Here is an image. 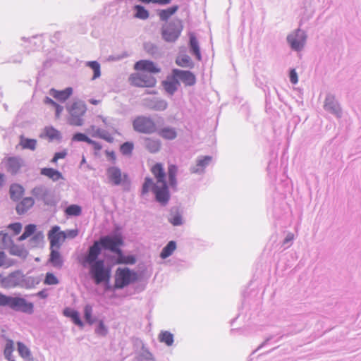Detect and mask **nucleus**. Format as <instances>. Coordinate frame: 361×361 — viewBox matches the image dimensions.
<instances>
[{
  "mask_svg": "<svg viewBox=\"0 0 361 361\" xmlns=\"http://www.w3.org/2000/svg\"><path fill=\"white\" fill-rule=\"evenodd\" d=\"M78 262L85 269L96 285L104 284V290H113L110 283L113 267V231L90 245L85 252L78 257Z\"/></svg>",
  "mask_w": 361,
  "mask_h": 361,
  "instance_id": "obj_1",
  "label": "nucleus"
},
{
  "mask_svg": "<svg viewBox=\"0 0 361 361\" xmlns=\"http://www.w3.org/2000/svg\"><path fill=\"white\" fill-rule=\"evenodd\" d=\"M0 307H6L9 309L26 314H32L35 307L33 302L28 301L20 293L14 295H8L0 292Z\"/></svg>",
  "mask_w": 361,
  "mask_h": 361,
  "instance_id": "obj_2",
  "label": "nucleus"
},
{
  "mask_svg": "<svg viewBox=\"0 0 361 361\" xmlns=\"http://www.w3.org/2000/svg\"><path fill=\"white\" fill-rule=\"evenodd\" d=\"M152 190L156 200L162 204H166L169 200V192L166 183L155 185L151 178H146L142 188V194H147Z\"/></svg>",
  "mask_w": 361,
  "mask_h": 361,
  "instance_id": "obj_3",
  "label": "nucleus"
},
{
  "mask_svg": "<svg viewBox=\"0 0 361 361\" xmlns=\"http://www.w3.org/2000/svg\"><path fill=\"white\" fill-rule=\"evenodd\" d=\"M69 114L68 123L74 126H82L84 123L82 116L87 111V106L84 102L75 101L67 106Z\"/></svg>",
  "mask_w": 361,
  "mask_h": 361,
  "instance_id": "obj_4",
  "label": "nucleus"
},
{
  "mask_svg": "<svg viewBox=\"0 0 361 361\" xmlns=\"http://www.w3.org/2000/svg\"><path fill=\"white\" fill-rule=\"evenodd\" d=\"M30 194L35 200L42 202L46 206L52 207L57 204L54 195L51 194L50 190L44 185H36L31 190Z\"/></svg>",
  "mask_w": 361,
  "mask_h": 361,
  "instance_id": "obj_5",
  "label": "nucleus"
},
{
  "mask_svg": "<svg viewBox=\"0 0 361 361\" xmlns=\"http://www.w3.org/2000/svg\"><path fill=\"white\" fill-rule=\"evenodd\" d=\"M137 280V274L128 268H118L116 271L114 287L122 288Z\"/></svg>",
  "mask_w": 361,
  "mask_h": 361,
  "instance_id": "obj_6",
  "label": "nucleus"
},
{
  "mask_svg": "<svg viewBox=\"0 0 361 361\" xmlns=\"http://www.w3.org/2000/svg\"><path fill=\"white\" fill-rule=\"evenodd\" d=\"M129 81L132 85L140 87H152L157 84V80L154 76L139 71L131 74Z\"/></svg>",
  "mask_w": 361,
  "mask_h": 361,
  "instance_id": "obj_7",
  "label": "nucleus"
},
{
  "mask_svg": "<svg viewBox=\"0 0 361 361\" xmlns=\"http://www.w3.org/2000/svg\"><path fill=\"white\" fill-rule=\"evenodd\" d=\"M183 30V25L180 20L171 22L166 24L163 28L161 35L166 42H175L180 36Z\"/></svg>",
  "mask_w": 361,
  "mask_h": 361,
  "instance_id": "obj_8",
  "label": "nucleus"
},
{
  "mask_svg": "<svg viewBox=\"0 0 361 361\" xmlns=\"http://www.w3.org/2000/svg\"><path fill=\"white\" fill-rule=\"evenodd\" d=\"M135 130L145 133L152 134L157 131V125L150 118L139 116L136 118L133 123Z\"/></svg>",
  "mask_w": 361,
  "mask_h": 361,
  "instance_id": "obj_9",
  "label": "nucleus"
},
{
  "mask_svg": "<svg viewBox=\"0 0 361 361\" xmlns=\"http://www.w3.org/2000/svg\"><path fill=\"white\" fill-rule=\"evenodd\" d=\"M22 270L17 269L10 273L7 276L1 278L0 284L4 288H20Z\"/></svg>",
  "mask_w": 361,
  "mask_h": 361,
  "instance_id": "obj_10",
  "label": "nucleus"
},
{
  "mask_svg": "<svg viewBox=\"0 0 361 361\" xmlns=\"http://www.w3.org/2000/svg\"><path fill=\"white\" fill-rule=\"evenodd\" d=\"M64 231H61L59 226L55 225L49 231L47 236L50 243V247L59 249L63 240Z\"/></svg>",
  "mask_w": 361,
  "mask_h": 361,
  "instance_id": "obj_11",
  "label": "nucleus"
},
{
  "mask_svg": "<svg viewBox=\"0 0 361 361\" xmlns=\"http://www.w3.org/2000/svg\"><path fill=\"white\" fill-rule=\"evenodd\" d=\"M287 40L291 48L295 51L302 49L306 40L305 32L300 30H298L295 32L289 35Z\"/></svg>",
  "mask_w": 361,
  "mask_h": 361,
  "instance_id": "obj_12",
  "label": "nucleus"
},
{
  "mask_svg": "<svg viewBox=\"0 0 361 361\" xmlns=\"http://www.w3.org/2000/svg\"><path fill=\"white\" fill-rule=\"evenodd\" d=\"M134 69L136 71L147 74L158 73L160 72V68L154 62L148 60H140L136 62L134 65Z\"/></svg>",
  "mask_w": 361,
  "mask_h": 361,
  "instance_id": "obj_13",
  "label": "nucleus"
},
{
  "mask_svg": "<svg viewBox=\"0 0 361 361\" xmlns=\"http://www.w3.org/2000/svg\"><path fill=\"white\" fill-rule=\"evenodd\" d=\"M173 73L181 81L185 86H192L196 82L195 75L190 71L173 69Z\"/></svg>",
  "mask_w": 361,
  "mask_h": 361,
  "instance_id": "obj_14",
  "label": "nucleus"
},
{
  "mask_svg": "<svg viewBox=\"0 0 361 361\" xmlns=\"http://www.w3.org/2000/svg\"><path fill=\"white\" fill-rule=\"evenodd\" d=\"M135 257L132 255H125L118 247H114V264H134Z\"/></svg>",
  "mask_w": 361,
  "mask_h": 361,
  "instance_id": "obj_15",
  "label": "nucleus"
},
{
  "mask_svg": "<svg viewBox=\"0 0 361 361\" xmlns=\"http://www.w3.org/2000/svg\"><path fill=\"white\" fill-rule=\"evenodd\" d=\"M63 314L65 317L69 318L71 322L77 326L82 329L85 326V323L82 320L80 312L72 308V307H65L63 310Z\"/></svg>",
  "mask_w": 361,
  "mask_h": 361,
  "instance_id": "obj_16",
  "label": "nucleus"
},
{
  "mask_svg": "<svg viewBox=\"0 0 361 361\" xmlns=\"http://www.w3.org/2000/svg\"><path fill=\"white\" fill-rule=\"evenodd\" d=\"M23 164V160L19 157H8L6 161V171L11 175H16Z\"/></svg>",
  "mask_w": 361,
  "mask_h": 361,
  "instance_id": "obj_17",
  "label": "nucleus"
},
{
  "mask_svg": "<svg viewBox=\"0 0 361 361\" xmlns=\"http://www.w3.org/2000/svg\"><path fill=\"white\" fill-rule=\"evenodd\" d=\"M179 85L180 82L173 72L171 73V75H168L166 80L162 82L164 89L171 95L174 94V92L178 90Z\"/></svg>",
  "mask_w": 361,
  "mask_h": 361,
  "instance_id": "obj_18",
  "label": "nucleus"
},
{
  "mask_svg": "<svg viewBox=\"0 0 361 361\" xmlns=\"http://www.w3.org/2000/svg\"><path fill=\"white\" fill-rule=\"evenodd\" d=\"M73 89L71 87H67L62 90H57L51 88L49 90V94L59 102H65L73 94Z\"/></svg>",
  "mask_w": 361,
  "mask_h": 361,
  "instance_id": "obj_19",
  "label": "nucleus"
},
{
  "mask_svg": "<svg viewBox=\"0 0 361 361\" xmlns=\"http://www.w3.org/2000/svg\"><path fill=\"white\" fill-rule=\"evenodd\" d=\"M8 251L10 255L25 259L28 255V251L25 249L23 245H16L13 239L9 238Z\"/></svg>",
  "mask_w": 361,
  "mask_h": 361,
  "instance_id": "obj_20",
  "label": "nucleus"
},
{
  "mask_svg": "<svg viewBox=\"0 0 361 361\" xmlns=\"http://www.w3.org/2000/svg\"><path fill=\"white\" fill-rule=\"evenodd\" d=\"M35 204L32 197H23L16 205V210L18 215L25 214Z\"/></svg>",
  "mask_w": 361,
  "mask_h": 361,
  "instance_id": "obj_21",
  "label": "nucleus"
},
{
  "mask_svg": "<svg viewBox=\"0 0 361 361\" xmlns=\"http://www.w3.org/2000/svg\"><path fill=\"white\" fill-rule=\"evenodd\" d=\"M40 174L49 178L54 182L58 181L61 179H64L61 172L58 169L51 167H44L40 169Z\"/></svg>",
  "mask_w": 361,
  "mask_h": 361,
  "instance_id": "obj_22",
  "label": "nucleus"
},
{
  "mask_svg": "<svg viewBox=\"0 0 361 361\" xmlns=\"http://www.w3.org/2000/svg\"><path fill=\"white\" fill-rule=\"evenodd\" d=\"M151 173L153 174L157 180V184L166 183L165 178L166 173L164 166L160 163H157L151 168Z\"/></svg>",
  "mask_w": 361,
  "mask_h": 361,
  "instance_id": "obj_23",
  "label": "nucleus"
},
{
  "mask_svg": "<svg viewBox=\"0 0 361 361\" xmlns=\"http://www.w3.org/2000/svg\"><path fill=\"white\" fill-rule=\"evenodd\" d=\"M25 192V188L19 183H13L9 188V195L13 202H18Z\"/></svg>",
  "mask_w": 361,
  "mask_h": 361,
  "instance_id": "obj_24",
  "label": "nucleus"
},
{
  "mask_svg": "<svg viewBox=\"0 0 361 361\" xmlns=\"http://www.w3.org/2000/svg\"><path fill=\"white\" fill-rule=\"evenodd\" d=\"M44 235L42 231H39L35 235L28 240L27 247L29 249H35L43 247L44 243Z\"/></svg>",
  "mask_w": 361,
  "mask_h": 361,
  "instance_id": "obj_25",
  "label": "nucleus"
},
{
  "mask_svg": "<svg viewBox=\"0 0 361 361\" xmlns=\"http://www.w3.org/2000/svg\"><path fill=\"white\" fill-rule=\"evenodd\" d=\"M157 133L159 137L166 140H173L178 136L176 129L171 126L161 128L158 130Z\"/></svg>",
  "mask_w": 361,
  "mask_h": 361,
  "instance_id": "obj_26",
  "label": "nucleus"
},
{
  "mask_svg": "<svg viewBox=\"0 0 361 361\" xmlns=\"http://www.w3.org/2000/svg\"><path fill=\"white\" fill-rule=\"evenodd\" d=\"M114 185H120L124 189H128L130 186V180L127 174L118 169H114Z\"/></svg>",
  "mask_w": 361,
  "mask_h": 361,
  "instance_id": "obj_27",
  "label": "nucleus"
},
{
  "mask_svg": "<svg viewBox=\"0 0 361 361\" xmlns=\"http://www.w3.org/2000/svg\"><path fill=\"white\" fill-rule=\"evenodd\" d=\"M90 128L92 137L103 139L109 143L113 142V136L106 130L97 128L95 126H91Z\"/></svg>",
  "mask_w": 361,
  "mask_h": 361,
  "instance_id": "obj_28",
  "label": "nucleus"
},
{
  "mask_svg": "<svg viewBox=\"0 0 361 361\" xmlns=\"http://www.w3.org/2000/svg\"><path fill=\"white\" fill-rule=\"evenodd\" d=\"M22 278L20 279V288L25 289H31L39 283L40 279L32 276H27L22 271Z\"/></svg>",
  "mask_w": 361,
  "mask_h": 361,
  "instance_id": "obj_29",
  "label": "nucleus"
},
{
  "mask_svg": "<svg viewBox=\"0 0 361 361\" xmlns=\"http://www.w3.org/2000/svg\"><path fill=\"white\" fill-rule=\"evenodd\" d=\"M49 262L56 268H61L63 264V257L58 250L51 248Z\"/></svg>",
  "mask_w": 361,
  "mask_h": 361,
  "instance_id": "obj_30",
  "label": "nucleus"
},
{
  "mask_svg": "<svg viewBox=\"0 0 361 361\" xmlns=\"http://www.w3.org/2000/svg\"><path fill=\"white\" fill-rule=\"evenodd\" d=\"M161 141L152 137L145 139V147L150 153L158 152L161 149Z\"/></svg>",
  "mask_w": 361,
  "mask_h": 361,
  "instance_id": "obj_31",
  "label": "nucleus"
},
{
  "mask_svg": "<svg viewBox=\"0 0 361 361\" xmlns=\"http://www.w3.org/2000/svg\"><path fill=\"white\" fill-rule=\"evenodd\" d=\"M16 345L18 354L22 358H23L25 361L33 360L30 350L24 343L18 341Z\"/></svg>",
  "mask_w": 361,
  "mask_h": 361,
  "instance_id": "obj_32",
  "label": "nucleus"
},
{
  "mask_svg": "<svg viewBox=\"0 0 361 361\" xmlns=\"http://www.w3.org/2000/svg\"><path fill=\"white\" fill-rule=\"evenodd\" d=\"M37 140L34 138H28L21 135L19 137V145L24 149H30L31 151H34L37 147Z\"/></svg>",
  "mask_w": 361,
  "mask_h": 361,
  "instance_id": "obj_33",
  "label": "nucleus"
},
{
  "mask_svg": "<svg viewBox=\"0 0 361 361\" xmlns=\"http://www.w3.org/2000/svg\"><path fill=\"white\" fill-rule=\"evenodd\" d=\"M82 212V207L76 204H70L64 209V213L67 218L79 216L81 215Z\"/></svg>",
  "mask_w": 361,
  "mask_h": 361,
  "instance_id": "obj_34",
  "label": "nucleus"
},
{
  "mask_svg": "<svg viewBox=\"0 0 361 361\" xmlns=\"http://www.w3.org/2000/svg\"><path fill=\"white\" fill-rule=\"evenodd\" d=\"M92 306L90 304H86L83 308V318L87 324L89 325L94 324L97 318L92 314Z\"/></svg>",
  "mask_w": 361,
  "mask_h": 361,
  "instance_id": "obj_35",
  "label": "nucleus"
},
{
  "mask_svg": "<svg viewBox=\"0 0 361 361\" xmlns=\"http://www.w3.org/2000/svg\"><path fill=\"white\" fill-rule=\"evenodd\" d=\"M190 37V47L191 52L196 56L197 60H201V53L199 47L198 41L194 33L189 34Z\"/></svg>",
  "mask_w": 361,
  "mask_h": 361,
  "instance_id": "obj_36",
  "label": "nucleus"
},
{
  "mask_svg": "<svg viewBox=\"0 0 361 361\" xmlns=\"http://www.w3.org/2000/svg\"><path fill=\"white\" fill-rule=\"evenodd\" d=\"M44 133L49 142H52L54 140L60 141L62 139L60 131L53 126L46 127L44 129Z\"/></svg>",
  "mask_w": 361,
  "mask_h": 361,
  "instance_id": "obj_37",
  "label": "nucleus"
},
{
  "mask_svg": "<svg viewBox=\"0 0 361 361\" xmlns=\"http://www.w3.org/2000/svg\"><path fill=\"white\" fill-rule=\"evenodd\" d=\"M14 350V343L13 341L8 338L6 339V345L4 350V357L8 361H15V359L13 356V352Z\"/></svg>",
  "mask_w": 361,
  "mask_h": 361,
  "instance_id": "obj_38",
  "label": "nucleus"
},
{
  "mask_svg": "<svg viewBox=\"0 0 361 361\" xmlns=\"http://www.w3.org/2000/svg\"><path fill=\"white\" fill-rule=\"evenodd\" d=\"M178 167L174 164H170L168 167L169 183L172 188H176L177 185L176 175Z\"/></svg>",
  "mask_w": 361,
  "mask_h": 361,
  "instance_id": "obj_39",
  "label": "nucleus"
},
{
  "mask_svg": "<svg viewBox=\"0 0 361 361\" xmlns=\"http://www.w3.org/2000/svg\"><path fill=\"white\" fill-rule=\"evenodd\" d=\"M178 9V6H173L166 9L160 10L158 12V16L161 20H167L171 16H172Z\"/></svg>",
  "mask_w": 361,
  "mask_h": 361,
  "instance_id": "obj_40",
  "label": "nucleus"
},
{
  "mask_svg": "<svg viewBox=\"0 0 361 361\" xmlns=\"http://www.w3.org/2000/svg\"><path fill=\"white\" fill-rule=\"evenodd\" d=\"M85 66L91 68L93 71L92 80H95L101 75V66L97 61H90L85 63Z\"/></svg>",
  "mask_w": 361,
  "mask_h": 361,
  "instance_id": "obj_41",
  "label": "nucleus"
},
{
  "mask_svg": "<svg viewBox=\"0 0 361 361\" xmlns=\"http://www.w3.org/2000/svg\"><path fill=\"white\" fill-rule=\"evenodd\" d=\"M324 107L329 111L338 114L340 111L339 106L333 96H328L326 98Z\"/></svg>",
  "mask_w": 361,
  "mask_h": 361,
  "instance_id": "obj_42",
  "label": "nucleus"
},
{
  "mask_svg": "<svg viewBox=\"0 0 361 361\" xmlns=\"http://www.w3.org/2000/svg\"><path fill=\"white\" fill-rule=\"evenodd\" d=\"M176 63L181 67L184 68H192L193 67V63L190 57L188 55H181L176 58Z\"/></svg>",
  "mask_w": 361,
  "mask_h": 361,
  "instance_id": "obj_43",
  "label": "nucleus"
},
{
  "mask_svg": "<svg viewBox=\"0 0 361 361\" xmlns=\"http://www.w3.org/2000/svg\"><path fill=\"white\" fill-rule=\"evenodd\" d=\"M159 340L168 346H171L173 343V335L168 331H161L159 334Z\"/></svg>",
  "mask_w": 361,
  "mask_h": 361,
  "instance_id": "obj_44",
  "label": "nucleus"
},
{
  "mask_svg": "<svg viewBox=\"0 0 361 361\" xmlns=\"http://www.w3.org/2000/svg\"><path fill=\"white\" fill-rule=\"evenodd\" d=\"M176 248V245L174 241H170L162 250L160 257L162 259H166L172 255Z\"/></svg>",
  "mask_w": 361,
  "mask_h": 361,
  "instance_id": "obj_45",
  "label": "nucleus"
},
{
  "mask_svg": "<svg viewBox=\"0 0 361 361\" xmlns=\"http://www.w3.org/2000/svg\"><path fill=\"white\" fill-rule=\"evenodd\" d=\"M135 11V16L137 18L145 20L149 17V12L143 6L136 5L134 7Z\"/></svg>",
  "mask_w": 361,
  "mask_h": 361,
  "instance_id": "obj_46",
  "label": "nucleus"
},
{
  "mask_svg": "<svg viewBox=\"0 0 361 361\" xmlns=\"http://www.w3.org/2000/svg\"><path fill=\"white\" fill-rule=\"evenodd\" d=\"M44 283L45 285H57L59 283V280L52 272H47L45 274L44 279Z\"/></svg>",
  "mask_w": 361,
  "mask_h": 361,
  "instance_id": "obj_47",
  "label": "nucleus"
},
{
  "mask_svg": "<svg viewBox=\"0 0 361 361\" xmlns=\"http://www.w3.org/2000/svg\"><path fill=\"white\" fill-rule=\"evenodd\" d=\"M90 139L91 138H90L87 134L81 132H76L73 135L71 140L73 142H84L89 144Z\"/></svg>",
  "mask_w": 361,
  "mask_h": 361,
  "instance_id": "obj_48",
  "label": "nucleus"
},
{
  "mask_svg": "<svg viewBox=\"0 0 361 361\" xmlns=\"http://www.w3.org/2000/svg\"><path fill=\"white\" fill-rule=\"evenodd\" d=\"M39 231L37 230V225L34 224H28L25 226L23 233L30 238L35 235Z\"/></svg>",
  "mask_w": 361,
  "mask_h": 361,
  "instance_id": "obj_49",
  "label": "nucleus"
},
{
  "mask_svg": "<svg viewBox=\"0 0 361 361\" xmlns=\"http://www.w3.org/2000/svg\"><path fill=\"white\" fill-rule=\"evenodd\" d=\"M149 106L156 110H164L167 107V103L162 99H157L154 102L149 104Z\"/></svg>",
  "mask_w": 361,
  "mask_h": 361,
  "instance_id": "obj_50",
  "label": "nucleus"
},
{
  "mask_svg": "<svg viewBox=\"0 0 361 361\" xmlns=\"http://www.w3.org/2000/svg\"><path fill=\"white\" fill-rule=\"evenodd\" d=\"M134 145L132 142H126L121 145L120 151L123 155H130Z\"/></svg>",
  "mask_w": 361,
  "mask_h": 361,
  "instance_id": "obj_51",
  "label": "nucleus"
},
{
  "mask_svg": "<svg viewBox=\"0 0 361 361\" xmlns=\"http://www.w3.org/2000/svg\"><path fill=\"white\" fill-rule=\"evenodd\" d=\"M7 228L13 232V235H17L21 232L23 224L20 222H13L9 224Z\"/></svg>",
  "mask_w": 361,
  "mask_h": 361,
  "instance_id": "obj_52",
  "label": "nucleus"
},
{
  "mask_svg": "<svg viewBox=\"0 0 361 361\" xmlns=\"http://www.w3.org/2000/svg\"><path fill=\"white\" fill-rule=\"evenodd\" d=\"M95 333L101 336H105L108 333L107 327L103 321H99L95 328Z\"/></svg>",
  "mask_w": 361,
  "mask_h": 361,
  "instance_id": "obj_53",
  "label": "nucleus"
},
{
  "mask_svg": "<svg viewBox=\"0 0 361 361\" xmlns=\"http://www.w3.org/2000/svg\"><path fill=\"white\" fill-rule=\"evenodd\" d=\"M169 221L173 226H179L182 224V217L181 215L178 212L172 213L169 218Z\"/></svg>",
  "mask_w": 361,
  "mask_h": 361,
  "instance_id": "obj_54",
  "label": "nucleus"
},
{
  "mask_svg": "<svg viewBox=\"0 0 361 361\" xmlns=\"http://www.w3.org/2000/svg\"><path fill=\"white\" fill-rule=\"evenodd\" d=\"M78 235V231L77 229H69L64 231L63 240L66 238H74Z\"/></svg>",
  "mask_w": 361,
  "mask_h": 361,
  "instance_id": "obj_55",
  "label": "nucleus"
},
{
  "mask_svg": "<svg viewBox=\"0 0 361 361\" xmlns=\"http://www.w3.org/2000/svg\"><path fill=\"white\" fill-rule=\"evenodd\" d=\"M212 160V157L209 156H206L197 161V166L200 168H204L207 166Z\"/></svg>",
  "mask_w": 361,
  "mask_h": 361,
  "instance_id": "obj_56",
  "label": "nucleus"
},
{
  "mask_svg": "<svg viewBox=\"0 0 361 361\" xmlns=\"http://www.w3.org/2000/svg\"><path fill=\"white\" fill-rule=\"evenodd\" d=\"M106 175L107 182L113 185V166H109L107 168Z\"/></svg>",
  "mask_w": 361,
  "mask_h": 361,
  "instance_id": "obj_57",
  "label": "nucleus"
},
{
  "mask_svg": "<svg viewBox=\"0 0 361 361\" xmlns=\"http://www.w3.org/2000/svg\"><path fill=\"white\" fill-rule=\"evenodd\" d=\"M11 237L8 233H4L3 231H0V244L4 245H7L9 242V238Z\"/></svg>",
  "mask_w": 361,
  "mask_h": 361,
  "instance_id": "obj_58",
  "label": "nucleus"
},
{
  "mask_svg": "<svg viewBox=\"0 0 361 361\" xmlns=\"http://www.w3.org/2000/svg\"><path fill=\"white\" fill-rule=\"evenodd\" d=\"M89 145H92L93 147V149L95 151V153L97 152L100 151L102 149V146L100 142H97L95 140H93L92 139H90Z\"/></svg>",
  "mask_w": 361,
  "mask_h": 361,
  "instance_id": "obj_59",
  "label": "nucleus"
},
{
  "mask_svg": "<svg viewBox=\"0 0 361 361\" xmlns=\"http://www.w3.org/2000/svg\"><path fill=\"white\" fill-rule=\"evenodd\" d=\"M290 80L294 85L298 82V74L295 69L290 71Z\"/></svg>",
  "mask_w": 361,
  "mask_h": 361,
  "instance_id": "obj_60",
  "label": "nucleus"
},
{
  "mask_svg": "<svg viewBox=\"0 0 361 361\" xmlns=\"http://www.w3.org/2000/svg\"><path fill=\"white\" fill-rule=\"evenodd\" d=\"M123 238L120 235H114V247H118L119 245H123Z\"/></svg>",
  "mask_w": 361,
  "mask_h": 361,
  "instance_id": "obj_61",
  "label": "nucleus"
},
{
  "mask_svg": "<svg viewBox=\"0 0 361 361\" xmlns=\"http://www.w3.org/2000/svg\"><path fill=\"white\" fill-rule=\"evenodd\" d=\"M36 296L40 299H46L48 297L47 289L44 288L36 293Z\"/></svg>",
  "mask_w": 361,
  "mask_h": 361,
  "instance_id": "obj_62",
  "label": "nucleus"
},
{
  "mask_svg": "<svg viewBox=\"0 0 361 361\" xmlns=\"http://www.w3.org/2000/svg\"><path fill=\"white\" fill-rule=\"evenodd\" d=\"M54 109H55V116L56 118H59V116H61L63 110V107L59 104L58 103L56 104V105H55L54 106Z\"/></svg>",
  "mask_w": 361,
  "mask_h": 361,
  "instance_id": "obj_63",
  "label": "nucleus"
},
{
  "mask_svg": "<svg viewBox=\"0 0 361 361\" xmlns=\"http://www.w3.org/2000/svg\"><path fill=\"white\" fill-rule=\"evenodd\" d=\"M44 103L47 105L51 106L52 107H54L57 104V102H56L54 99H52L51 97L48 96H46L44 97Z\"/></svg>",
  "mask_w": 361,
  "mask_h": 361,
  "instance_id": "obj_64",
  "label": "nucleus"
}]
</instances>
